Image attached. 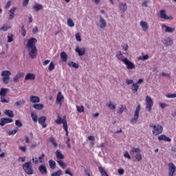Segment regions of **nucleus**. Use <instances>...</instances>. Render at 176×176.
<instances>
[{
  "label": "nucleus",
  "mask_w": 176,
  "mask_h": 176,
  "mask_svg": "<svg viewBox=\"0 0 176 176\" xmlns=\"http://www.w3.org/2000/svg\"><path fill=\"white\" fill-rule=\"evenodd\" d=\"M129 153L132 157H135L137 162L142 160V154H141V149L140 148L132 147L129 151Z\"/></svg>",
  "instance_id": "1"
},
{
  "label": "nucleus",
  "mask_w": 176,
  "mask_h": 176,
  "mask_svg": "<svg viewBox=\"0 0 176 176\" xmlns=\"http://www.w3.org/2000/svg\"><path fill=\"white\" fill-rule=\"evenodd\" d=\"M150 129H153V135H159L163 133V126L160 124L155 125L153 123H151L149 124Z\"/></svg>",
  "instance_id": "2"
},
{
  "label": "nucleus",
  "mask_w": 176,
  "mask_h": 176,
  "mask_svg": "<svg viewBox=\"0 0 176 176\" xmlns=\"http://www.w3.org/2000/svg\"><path fill=\"white\" fill-rule=\"evenodd\" d=\"M31 164H32V163L30 161L22 165V168L28 175H32V174H34V168Z\"/></svg>",
  "instance_id": "3"
},
{
  "label": "nucleus",
  "mask_w": 176,
  "mask_h": 176,
  "mask_svg": "<svg viewBox=\"0 0 176 176\" xmlns=\"http://www.w3.org/2000/svg\"><path fill=\"white\" fill-rule=\"evenodd\" d=\"M140 111H141V105L138 104L134 113L133 118L131 120V124H135L138 118H140Z\"/></svg>",
  "instance_id": "4"
},
{
  "label": "nucleus",
  "mask_w": 176,
  "mask_h": 176,
  "mask_svg": "<svg viewBox=\"0 0 176 176\" xmlns=\"http://www.w3.org/2000/svg\"><path fill=\"white\" fill-rule=\"evenodd\" d=\"M27 50L28 52L29 56L34 60V58H36V56L38 54V50L36 49V47H32V48H27Z\"/></svg>",
  "instance_id": "5"
},
{
  "label": "nucleus",
  "mask_w": 176,
  "mask_h": 176,
  "mask_svg": "<svg viewBox=\"0 0 176 176\" xmlns=\"http://www.w3.org/2000/svg\"><path fill=\"white\" fill-rule=\"evenodd\" d=\"M146 109L147 111L151 112V111H152V107H153V100L150 96L146 97Z\"/></svg>",
  "instance_id": "6"
},
{
  "label": "nucleus",
  "mask_w": 176,
  "mask_h": 176,
  "mask_svg": "<svg viewBox=\"0 0 176 176\" xmlns=\"http://www.w3.org/2000/svg\"><path fill=\"white\" fill-rule=\"evenodd\" d=\"M38 42V40L35 38H31L28 41L27 45H26V49L32 48V47H36L35 46V44Z\"/></svg>",
  "instance_id": "7"
},
{
  "label": "nucleus",
  "mask_w": 176,
  "mask_h": 176,
  "mask_svg": "<svg viewBox=\"0 0 176 176\" xmlns=\"http://www.w3.org/2000/svg\"><path fill=\"white\" fill-rule=\"evenodd\" d=\"M123 63L126 65L127 69H134L135 68V65L133 62L130 61L127 58H124Z\"/></svg>",
  "instance_id": "8"
},
{
  "label": "nucleus",
  "mask_w": 176,
  "mask_h": 176,
  "mask_svg": "<svg viewBox=\"0 0 176 176\" xmlns=\"http://www.w3.org/2000/svg\"><path fill=\"white\" fill-rule=\"evenodd\" d=\"M160 17L163 20H173V16H167L166 14V11L164 10H161L160 11Z\"/></svg>",
  "instance_id": "9"
},
{
  "label": "nucleus",
  "mask_w": 176,
  "mask_h": 176,
  "mask_svg": "<svg viewBox=\"0 0 176 176\" xmlns=\"http://www.w3.org/2000/svg\"><path fill=\"white\" fill-rule=\"evenodd\" d=\"M12 122H13V119L12 118H2L0 120V126H3L5 124H8V123Z\"/></svg>",
  "instance_id": "10"
},
{
  "label": "nucleus",
  "mask_w": 176,
  "mask_h": 176,
  "mask_svg": "<svg viewBox=\"0 0 176 176\" xmlns=\"http://www.w3.org/2000/svg\"><path fill=\"white\" fill-rule=\"evenodd\" d=\"M76 52L78 53V56H82L86 54V48L77 47L76 48Z\"/></svg>",
  "instance_id": "11"
},
{
  "label": "nucleus",
  "mask_w": 176,
  "mask_h": 176,
  "mask_svg": "<svg viewBox=\"0 0 176 176\" xmlns=\"http://www.w3.org/2000/svg\"><path fill=\"white\" fill-rule=\"evenodd\" d=\"M38 124L42 126L43 129H45V127L47 126V124H46V117L45 116L38 118Z\"/></svg>",
  "instance_id": "12"
},
{
  "label": "nucleus",
  "mask_w": 176,
  "mask_h": 176,
  "mask_svg": "<svg viewBox=\"0 0 176 176\" xmlns=\"http://www.w3.org/2000/svg\"><path fill=\"white\" fill-rule=\"evenodd\" d=\"M165 28V32H167L168 34H173L174 31H175V28L168 27L167 25H162V30H164Z\"/></svg>",
  "instance_id": "13"
},
{
  "label": "nucleus",
  "mask_w": 176,
  "mask_h": 176,
  "mask_svg": "<svg viewBox=\"0 0 176 176\" xmlns=\"http://www.w3.org/2000/svg\"><path fill=\"white\" fill-rule=\"evenodd\" d=\"M162 42L164 46H171L173 43V40L170 37L163 39Z\"/></svg>",
  "instance_id": "14"
},
{
  "label": "nucleus",
  "mask_w": 176,
  "mask_h": 176,
  "mask_svg": "<svg viewBox=\"0 0 176 176\" xmlns=\"http://www.w3.org/2000/svg\"><path fill=\"white\" fill-rule=\"evenodd\" d=\"M99 19L100 28H105V27H107V21L101 15L99 16Z\"/></svg>",
  "instance_id": "15"
},
{
  "label": "nucleus",
  "mask_w": 176,
  "mask_h": 176,
  "mask_svg": "<svg viewBox=\"0 0 176 176\" xmlns=\"http://www.w3.org/2000/svg\"><path fill=\"white\" fill-rule=\"evenodd\" d=\"M38 171L41 173V174H43V175L47 174V168L45 165H41L38 166Z\"/></svg>",
  "instance_id": "16"
},
{
  "label": "nucleus",
  "mask_w": 176,
  "mask_h": 176,
  "mask_svg": "<svg viewBox=\"0 0 176 176\" xmlns=\"http://www.w3.org/2000/svg\"><path fill=\"white\" fill-rule=\"evenodd\" d=\"M64 98V96L59 91L56 96V104H59L61 106V100Z\"/></svg>",
  "instance_id": "17"
},
{
  "label": "nucleus",
  "mask_w": 176,
  "mask_h": 176,
  "mask_svg": "<svg viewBox=\"0 0 176 176\" xmlns=\"http://www.w3.org/2000/svg\"><path fill=\"white\" fill-rule=\"evenodd\" d=\"M35 77H36L35 74L32 73H28L26 74L25 77V80H34Z\"/></svg>",
  "instance_id": "18"
},
{
  "label": "nucleus",
  "mask_w": 176,
  "mask_h": 176,
  "mask_svg": "<svg viewBox=\"0 0 176 176\" xmlns=\"http://www.w3.org/2000/svg\"><path fill=\"white\" fill-rule=\"evenodd\" d=\"M60 56L63 63H67V60H68V55H67V53L63 52L60 53Z\"/></svg>",
  "instance_id": "19"
},
{
  "label": "nucleus",
  "mask_w": 176,
  "mask_h": 176,
  "mask_svg": "<svg viewBox=\"0 0 176 176\" xmlns=\"http://www.w3.org/2000/svg\"><path fill=\"white\" fill-rule=\"evenodd\" d=\"M140 26L142 27V28L144 32H146V31H148V29L149 28L148 27V23L145 22V21H141Z\"/></svg>",
  "instance_id": "20"
},
{
  "label": "nucleus",
  "mask_w": 176,
  "mask_h": 176,
  "mask_svg": "<svg viewBox=\"0 0 176 176\" xmlns=\"http://www.w3.org/2000/svg\"><path fill=\"white\" fill-rule=\"evenodd\" d=\"M30 101H31V102H32L33 104H36V102H40L41 99H40L39 97H38V96H32L30 97Z\"/></svg>",
  "instance_id": "21"
},
{
  "label": "nucleus",
  "mask_w": 176,
  "mask_h": 176,
  "mask_svg": "<svg viewBox=\"0 0 176 176\" xmlns=\"http://www.w3.org/2000/svg\"><path fill=\"white\" fill-rule=\"evenodd\" d=\"M23 76H24V73L21 72V73H18L14 77V82L15 83H17V82H19V79H20V78H23Z\"/></svg>",
  "instance_id": "22"
},
{
  "label": "nucleus",
  "mask_w": 176,
  "mask_h": 176,
  "mask_svg": "<svg viewBox=\"0 0 176 176\" xmlns=\"http://www.w3.org/2000/svg\"><path fill=\"white\" fill-rule=\"evenodd\" d=\"M14 12H16V8H12L9 10L10 20L14 19Z\"/></svg>",
  "instance_id": "23"
},
{
  "label": "nucleus",
  "mask_w": 176,
  "mask_h": 176,
  "mask_svg": "<svg viewBox=\"0 0 176 176\" xmlns=\"http://www.w3.org/2000/svg\"><path fill=\"white\" fill-rule=\"evenodd\" d=\"M116 57H117L118 60H119L120 61H123L124 60V56H123V54H122V52L119 51L118 52H117V54L116 55Z\"/></svg>",
  "instance_id": "24"
},
{
  "label": "nucleus",
  "mask_w": 176,
  "mask_h": 176,
  "mask_svg": "<svg viewBox=\"0 0 176 176\" xmlns=\"http://www.w3.org/2000/svg\"><path fill=\"white\" fill-rule=\"evenodd\" d=\"M55 155L56 156V159H58L60 160L64 159V155H63V153H61V151L60 150H57L55 152Z\"/></svg>",
  "instance_id": "25"
},
{
  "label": "nucleus",
  "mask_w": 176,
  "mask_h": 176,
  "mask_svg": "<svg viewBox=\"0 0 176 176\" xmlns=\"http://www.w3.org/2000/svg\"><path fill=\"white\" fill-rule=\"evenodd\" d=\"M8 91H9V89L8 88H1L0 89V96L1 97H5L6 94H8Z\"/></svg>",
  "instance_id": "26"
},
{
  "label": "nucleus",
  "mask_w": 176,
  "mask_h": 176,
  "mask_svg": "<svg viewBox=\"0 0 176 176\" xmlns=\"http://www.w3.org/2000/svg\"><path fill=\"white\" fill-rule=\"evenodd\" d=\"M119 8H120V10L123 13H124V12L127 10V4L126 3H120Z\"/></svg>",
  "instance_id": "27"
},
{
  "label": "nucleus",
  "mask_w": 176,
  "mask_h": 176,
  "mask_svg": "<svg viewBox=\"0 0 176 176\" xmlns=\"http://www.w3.org/2000/svg\"><path fill=\"white\" fill-rule=\"evenodd\" d=\"M33 9L35 10V12H39V10H42L43 9V6L41 4L36 3L33 6Z\"/></svg>",
  "instance_id": "28"
},
{
  "label": "nucleus",
  "mask_w": 176,
  "mask_h": 176,
  "mask_svg": "<svg viewBox=\"0 0 176 176\" xmlns=\"http://www.w3.org/2000/svg\"><path fill=\"white\" fill-rule=\"evenodd\" d=\"M4 113L6 116H8V118H14V114H13V111L12 110H5Z\"/></svg>",
  "instance_id": "29"
},
{
  "label": "nucleus",
  "mask_w": 176,
  "mask_h": 176,
  "mask_svg": "<svg viewBox=\"0 0 176 176\" xmlns=\"http://www.w3.org/2000/svg\"><path fill=\"white\" fill-rule=\"evenodd\" d=\"M67 117L64 116L63 120H62V123L63 124V129L65 130V131H67V130H68V124H67Z\"/></svg>",
  "instance_id": "30"
},
{
  "label": "nucleus",
  "mask_w": 176,
  "mask_h": 176,
  "mask_svg": "<svg viewBox=\"0 0 176 176\" xmlns=\"http://www.w3.org/2000/svg\"><path fill=\"white\" fill-rule=\"evenodd\" d=\"M69 67H72V68H75V69H78V68H79V64L73 62V61H70L68 63Z\"/></svg>",
  "instance_id": "31"
},
{
  "label": "nucleus",
  "mask_w": 176,
  "mask_h": 176,
  "mask_svg": "<svg viewBox=\"0 0 176 176\" xmlns=\"http://www.w3.org/2000/svg\"><path fill=\"white\" fill-rule=\"evenodd\" d=\"M140 86H138V84L136 83H133L131 87L133 93H137V91H138V89H139Z\"/></svg>",
  "instance_id": "32"
},
{
  "label": "nucleus",
  "mask_w": 176,
  "mask_h": 176,
  "mask_svg": "<svg viewBox=\"0 0 176 176\" xmlns=\"http://www.w3.org/2000/svg\"><path fill=\"white\" fill-rule=\"evenodd\" d=\"M50 167L52 170H54V168H56V162L53 160H50L48 161Z\"/></svg>",
  "instance_id": "33"
},
{
  "label": "nucleus",
  "mask_w": 176,
  "mask_h": 176,
  "mask_svg": "<svg viewBox=\"0 0 176 176\" xmlns=\"http://www.w3.org/2000/svg\"><path fill=\"white\" fill-rule=\"evenodd\" d=\"M98 170L102 176H109L108 173H107V171H105V169H104L102 166H99Z\"/></svg>",
  "instance_id": "34"
},
{
  "label": "nucleus",
  "mask_w": 176,
  "mask_h": 176,
  "mask_svg": "<svg viewBox=\"0 0 176 176\" xmlns=\"http://www.w3.org/2000/svg\"><path fill=\"white\" fill-rule=\"evenodd\" d=\"M10 75H12V72L9 70H4L1 73V76L4 77H10Z\"/></svg>",
  "instance_id": "35"
},
{
  "label": "nucleus",
  "mask_w": 176,
  "mask_h": 176,
  "mask_svg": "<svg viewBox=\"0 0 176 176\" xmlns=\"http://www.w3.org/2000/svg\"><path fill=\"white\" fill-rule=\"evenodd\" d=\"M49 142H51V144H52L54 148H56V146H58V144L56 142V139L53 137H50L49 138Z\"/></svg>",
  "instance_id": "36"
},
{
  "label": "nucleus",
  "mask_w": 176,
  "mask_h": 176,
  "mask_svg": "<svg viewBox=\"0 0 176 176\" xmlns=\"http://www.w3.org/2000/svg\"><path fill=\"white\" fill-rule=\"evenodd\" d=\"M33 108L34 109H43V108H44V106H43V104H41V103H39V104H34V105H33Z\"/></svg>",
  "instance_id": "37"
},
{
  "label": "nucleus",
  "mask_w": 176,
  "mask_h": 176,
  "mask_svg": "<svg viewBox=\"0 0 176 176\" xmlns=\"http://www.w3.org/2000/svg\"><path fill=\"white\" fill-rule=\"evenodd\" d=\"M168 170L169 171H176V166L173 163L168 164Z\"/></svg>",
  "instance_id": "38"
},
{
  "label": "nucleus",
  "mask_w": 176,
  "mask_h": 176,
  "mask_svg": "<svg viewBox=\"0 0 176 176\" xmlns=\"http://www.w3.org/2000/svg\"><path fill=\"white\" fill-rule=\"evenodd\" d=\"M31 118L34 123H36L38 122V116H36L35 113H31Z\"/></svg>",
  "instance_id": "39"
},
{
  "label": "nucleus",
  "mask_w": 176,
  "mask_h": 176,
  "mask_svg": "<svg viewBox=\"0 0 176 176\" xmlns=\"http://www.w3.org/2000/svg\"><path fill=\"white\" fill-rule=\"evenodd\" d=\"M148 58H149V55L146 54V55H144V56H139L138 58V60L145 61L146 60H148Z\"/></svg>",
  "instance_id": "40"
},
{
  "label": "nucleus",
  "mask_w": 176,
  "mask_h": 176,
  "mask_svg": "<svg viewBox=\"0 0 176 176\" xmlns=\"http://www.w3.org/2000/svg\"><path fill=\"white\" fill-rule=\"evenodd\" d=\"M57 163L59 164L60 167H61V168H67V164L64 163V162L61 161V160H58L57 161Z\"/></svg>",
  "instance_id": "41"
},
{
  "label": "nucleus",
  "mask_w": 176,
  "mask_h": 176,
  "mask_svg": "<svg viewBox=\"0 0 176 176\" xmlns=\"http://www.w3.org/2000/svg\"><path fill=\"white\" fill-rule=\"evenodd\" d=\"M1 102H4V103H6V104H8V103H9V102L10 101V100H9V98H5V96H1Z\"/></svg>",
  "instance_id": "42"
},
{
  "label": "nucleus",
  "mask_w": 176,
  "mask_h": 176,
  "mask_svg": "<svg viewBox=\"0 0 176 176\" xmlns=\"http://www.w3.org/2000/svg\"><path fill=\"white\" fill-rule=\"evenodd\" d=\"M18 131H19V129L16 128L12 131H9L7 133L8 134V135H14V134H16V133H17Z\"/></svg>",
  "instance_id": "43"
},
{
  "label": "nucleus",
  "mask_w": 176,
  "mask_h": 176,
  "mask_svg": "<svg viewBox=\"0 0 176 176\" xmlns=\"http://www.w3.org/2000/svg\"><path fill=\"white\" fill-rule=\"evenodd\" d=\"M63 175V170H58V171L51 174V176H60Z\"/></svg>",
  "instance_id": "44"
},
{
  "label": "nucleus",
  "mask_w": 176,
  "mask_h": 176,
  "mask_svg": "<svg viewBox=\"0 0 176 176\" xmlns=\"http://www.w3.org/2000/svg\"><path fill=\"white\" fill-rule=\"evenodd\" d=\"M76 109L79 113L85 112V107L83 106H76Z\"/></svg>",
  "instance_id": "45"
},
{
  "label": "nucleus",
  "mask_w": 176,
  "mask_h": 176,
  "mask_svg": "<svg viewBox=\"0 0 176 176\" xmlns=\"http://www.w3.org/2000/svg\"><path fill=\"white\" fill-rule=\"evenodd\" d=\"M67 25L69 27H74L75 26V23H74V21H72V19H67Z\"/></svg>",
  "instance_id": "46"
},
{
  "label": "nucleus",
  "mask_w": 176,
  "mask_h": 176,
  "mask_svg": "<svg viewBox=\"0 0 176 176\" xmlns=\"http://www.w3.org/2000/svg\"><path fill=\"white\" fill-rule=\"evenodd\" d=\"M10 80V77H3V82L5 85H8Z\"/></svg>",
  "instance_id": "47"
},
{
  "label": "nucleus",
  "mask_w": 176,
  "mask_h": 176,
  "mask_svg": "<svg viewBox=\"0 0 176 176\" xmlns=\"http://www.w3.org/2000/svg\"><path fill=\"white\" fill-rule=\"evenodd\" d=\"M15 125L16 127H23V123H21V121L20 120H15Z\"/></svg>",
  "instance_id": "48"
},
{
  "label": "nucleus",
  "mask_w": 176,
  "mask_h": 176,
  "mask_svg": "<svg viewBox=\"0 0 176 176\" xmlns=\"http://www.w3.org/2000/svg\"><path fill=\"white\" fill-rule=\"evenodd\" d=\"M166 97L167 98H176V94H168Z\"/></svg>",
  "instance_id": "49"
},
{
  "label": "nucleus",
  "mask_w": 176,
  "mask_h": 176,
  "mask_svg": "<svg viewBox=\"0 0 176 176\" xmlns=\"http://www.w3.org/2000/svg\"><path fill=\"white\" fill-rule=\"evenodd\" d=\"M109 108L110 109H112L113 111H115L116 109V106L112 103V102H110V103L108 104Z\"/></svg>",
  "instance_id": "50"
},
{
  "label": "nucleus",
  "mask_w": 176,
  "mask_h": 176,
  "mask_svg": "<svg viewBox=\"0 0 176 176\" xmlns=\"http://www.w3.org/2000/svg\"><path fill=\"white\" fill-rule=\"evenodd\" d=\"M9 28H10V27L4 25L3 26H2V27L0 28V30H1V31H3L4 32H6V31H8V30H9Z\"/></svg>",
  "instance_id": "51"
},
{
  "label": "nucleus",
  "mask_w": 176,
  "mask_h": 176,
  "mask_svg": "<svg viewBox=\"0 0 176 176\" xmlns=\"http://www.w3.org/2000/svg\"><path fill=\"white\" fill-rule=\"evenodd\" d=\"M54 68H55L54 63L53 62H51L48 67L49 71H53V69H54Z\"/></svg>",
  "instance_id": "52"
},
{
  "label": "nucleus",
  "mask_w": 176,
  "mask_h": 176,
  "mask_svg": "<svg viewBox=\"0 0 176 176\" xmlns=\"http://www.w3.org/2000/svg\"><path fill=\"white\" fill-rule=\"evenodd\" d=\"M124 157H126V159H129V160H131V155H130V154L127 151H125L124 153Z\"/></svg>",
  "instance_id": "53"
},
{
  "label": "nucleus",
  "mask_w": 176,
  "mask_h": 176,
  "mask_svg": "<svg viewBox=\"0 0 176 176\" xmlns=\"http://www.w3.org/2000/svg\"><path fill=\"white\" fill-rule=\"evenodd\" d=\"M166 138V135H160V136H158V140L159 141H165Z\"/></svg>",
  "instance_id": "54"
},
{
  "label": "nucleus",
  "mask_w": 176,
  "mask_h": 176,
  "mask_svg": "<svg viewBox=\"0 0 176 176\" xmlns=\"http://www.w3.org/2000/svg\"><path fill=\"white\" fill-rule=\"evenodd\" d=\"M13 42V34H10V36H8V43H12Z\"/></svg>",
  "instance_id": "55"
},
{
  "label": "nucleus",
  "mask_w": 176,
  "mask_h": 176,
  "mask_svg": "<svg viewBox=\"0 0 176 176\" xmlns=\"http://www.w3.org/2000/svg\"><path fill=\"white\" fill-rule=\"evenodd\" d=\"M23 104H25V100L17 101V102L15 103V105H16V107H19L20 105H23Z\"/></svg>",
  "instance_id": "56"
},
{
  "label": "nucleus",
  "mask_w": 176,
  "mask_h": 176,
  "mask_svg": "<svg viewBox=\"0 0 176 176\" xmlns=\"http://www.w3.org/2000/svg\"><path fill=\"white\" fill-rule=\"evenodd\" d=\"M55 122L56 124H61V123H63V119H61L60 117H58V119L55 120Z\"/></svg>",
  "instance_id": "57"
},
{
  "label": "nucleus",
  "mask_w": 176,
  "mask_h": 176,
  "mask_svg": "<svg viewBox=\"0 0 176 176\" xmlns=\"http://www.w3.org/2000/svg\"><path fill=\"white\" fill-rule=\"evenodd\" d=\"M76 39L78 42L82 41V38H80V34H79V33L76 34Z\"/></svg>",
  "instance_id": "58"
},
{
  "label": "nucleus",
  "mask_w": 176,
  "mask_h": 176,
  "mask_svg": "<svg viewBox=\"0 0 176 176\" xmlns=\"http://www.w3.org/2000/svg\"><path fill=\"white\" fill-rule=\"evenodd\" d=\"M118 173L120 175H123L124 174V169L120 168L118 170Z\"/></svg>",
  "instance_id": "59"
},
{
  "label": "nucleus",
  "mask_w": 176,
  "mask_h": 176,
  "mask_svg": "<svg viewBox=\"0 0 176 176\" xmlns=\"http://www.w3.org/2000/svg\"><path fill=\"white\" fill-rule=\"evenodd\" d=\"M124 111V109L123 108V106H122L121 107H120L118 110V113H119L120 115L123 113V111Z\"/></svg>",
  "instance_id": "60"
},
{
  "label": "nucleus",
  "mask_w": 176,
  "mask_h": 176,
  "mask_svg": "<svg viewBox=\"0 0 176 176\" xmlns=\"http://www.w3.org/2000/svg\"><path fill=\"white\" fill-rule=\"evenodd\" d=\"M65 173L68 174V175H70V176H74V173L69 171V168L67 169L65 171Z\"/></svg>",
  "instance_id": "61"
},
{
  "label": "nucleus",
  "mask_w": 176,
  "mask_h": 176,
  "mask_svg": "<svg viewBox=\"0 0 176 176\" xmlns=\"http://www.w3.org/2000/svg\"><path fill=\"white\" fill-rule=\"evenodd\" d=\"M32 32L35 34H38L39 32V30L38 29V27L35 26L34 28L32 30Z\"/></svg>",
  "instance_id": "62"
},
{
  "label": "nucleus",
  "mask_w": 176,
  "mask_h": 176,
  "mask_svg": "<svg viewBox=\"0 0 176 176\" xmlns=\"http://www.w3.org/2000/svg\"><path fill=\"white\" fill-rule=\"evenodd\" d=\"M160 106L162 109H164L166 107H168V105L166 103H160Z\"/></svg>",
  "instance_id": "63"
},
{
  "label": "nucleus",
  "mask_w": 176,
  "mask_h": 176,
  "mask_svg": "<svg viewBox=\"0 0 176 176\" xmlns=\"http://www.w3.org/2000/svg\"><path fill=\"white\" fill-rule=\"evenodd\" d=\"M32 162L33 163H34V164H38V158L37 157H33L32 159Z\"/></svg>",
  "instance_id": "64"
}]
</instances>
